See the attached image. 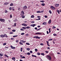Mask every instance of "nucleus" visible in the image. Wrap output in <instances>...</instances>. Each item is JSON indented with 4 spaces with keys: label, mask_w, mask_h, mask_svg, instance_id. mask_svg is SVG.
<instances>
[{
    "label": "nucleus",
    "mask_w": 61,
    "mask_h": 61,
    "mask_svg": "<svg viewBox=\"0 0 61 61\" xmlns=\"http://www.w3.org/2000/svg\"><path fill=\"white\" fill-rule=\"evenodd\" d=\"M9 2H5L4 3V5H8V4H9Z\"/></svg>",
    "instance_id": "11"
},
{
    "label": "nucleus",
    "mask_w": 61,
    "mask_h": 61,
    "mask_svg": "<svg viewBox=\"0 0 61 61\" xmlns=\"http://www.w3.org/2000/svg\"><path fill=\"white\" fill-rule=\"evenodd\" d=\"M26 45H30V44L29 43H26Z\"/></svg>",
    "instance_id": "36"
},
{
    "label": "nucleus",
    "mask_w": 61,
    "mask_h": 61,
    "mask_svg": "<svg viewBox=\"0 0 61 61\" xmlns=\"http://www.w3.org/2000/svg\"><path fill=\"white\" fill-rule=\"evenodd\" d=\"M3 55L1 53H0V56H2Z\"/></svg>",
    "instance_id": "58"
},
{
    "label": "nucleus",
    "mask_w": 61,
    "mask_h": 61,
    "mask_svg": "<svg viewBox=\"0 0 61 61\" xmlns=\"http://www.w3.org/2000/svg\"><path fill=\"white\" fill-rule=\"evenodd\" d=\"M35 34L36 35H41L42 34V33L41 32H36L35 33Z\"/></svg>",
    "instance_id": "6"
},
{
    "label": "nucleus",
    "mask_w": 61,
    "mask_h": 61,
    "mask_svg": "<svg viewBox=\"0 0 61 61\" xmlns=\"http://www.w3.org/2000/svg\"><path fill=\"white\" fill-rule=\"evenodd\" d=\"M47 34H49V32H48V31H47Z\"/></svg>",
    "instance_id": "59"
},
{
    "label": "nucleus",
    "mask_w": 61,
    "mask_h": 61,
    "mask_svg": "<svg viewBox=\"0 0 61 61\" xmlns=\"http://www.w3.org/2000/svg\"><path fill=\"white\" fill-rule=\"evenodd\" d=\"M55 6L56 7H58V6H59V4H56Z\"/></svg>",
    "instance_id": "12"
},
{
    "label": "nucleus",
    "mask_w": 61,
    "mask_h": 61,
    "mask_svg": "<svg viewBox=\"0 0 61 61\" xmlns=\"http://www.w3.org/2000/svg\"><path fill=\"white\" fill-rule=\"evenodd\" d=\"M15 59V57H13L12 58V60H14V59Z\"/></svg>",
    "instance_id": "30"
},
{
    "label": "nucleus",
    "mask_w": 61,
    "mask_h": 61,
    "mask_svg": "<svg viewBox=\"0 0 61 61\" xmlns=\"http://www.w3.org/2000/svg\"><path fill=\"white\" fill-rule=\"evenodd\" d=\"M10 34H13V32H10Z\"/></svg>",
    "instance_id": "34"
},
{
    "label": "nucleus",
    "mask_w": 61,
    "mask_h": 61,
    "mask_svg": "<svg viewBox=\"0 0 61 61\" xmlns=\"http://www.w3.org/2000/svg\"><path fill=\"white\" fill-rule=\"evenodd\" d=\"M56 28V27L55 26H53L52 27V29H55Z\"/></svg>",
    "instance_id": "29"
},
{
    "label": "nucleus",
    "mask_w": 61,
    "mask_h": 61,
    "mask_svg": "<svg viewBox=\"0 0 61 61\" xmlns=\"http://www.w3.org/2000/svg\"><path fill=\"white\" fill-rule=\"evenodd\" d=\"M57 12H58V13L59 14H60L59 11V10H57Z\"/></svg>",
    "instance_id": "37"
},
{
    "label": "nucleus",
    "mask_w": 61,
    "mask_h": 61,
    "mask_svg": "<svg viewBox=\"0 0 61 61\" xmlns=\"http://www.w3.org/2000/svg\"><path fill=\"white\" fill-rule=\"evenodd\" d=\"M29 35L28 34H27L26 35V36H29Z\"/></svg>",
    "instance_id": "64"
},
{
    "label": "nucleus",
    "mask_w": 61,
    "mask_h": 61,
    "mask_svg": "<svg viewBox=\"0 0 61 61\" xmlns=\"http://www.w3.org/2000/svg\"><path fill=\"white\" fill-rule=\"evenodd\" d=\"M22 28L23 29H26V28L25 27H22Z\"/></svg>",
    "instance_id": "32"
},
{
    "label": "nucleus",
    "mask_w": 61,
    "mask_h": 61,
    "mask_svg": "<svg viewBox=\"0 0 61 61\" xmlns=\"http://www.w3.org/2000/svg\"><path fill=\"white\" fill-rule=\"evenodd\" d=\"M10 47L11 48H12L13 49H14L15 48V47L13 46H10Z\"/></svg>",
    "instance_id": "9"
},
{
    "label": "nucleus",
    "mask_w": 61,
    "mask_h": 61,
    "mask_svg": "<svg viewBox=\"0 0 61 61\" xmlns=\"http://www.w3.org/2000/svg\"><path fill=\"white\" fill-rule=\"evenodd\" d=\"M30 53H31V54H32V53H33V51H30Z\"/></svg>",
    "instance_id": "46"
},
{
    "label": "nucleus",
    "mask_w": 61,
    "mask_h": 61,
    "mask_svg": "<svg viewBox=\"0 0 61 61\" xmlns=\"http://www.w3.org/2000/svg\"><path fill=\"white\" fill-rule=\"evenodd\" d=\"M37 13H41V11H37Z\"/></svg>",
    "instance_id": "28"
},
{
    "label": "nucleus",
    "mask_w": 61,
    "mask_h": 61,
    "mask_svg": "<svg viewBox=\"0 0 61 61\" xmlns=\"http://www.w3.org/2000/svg\"><path fill=\"white\" fill-rule=\"evenodd\" d=\"M16 23H14V26H16Z\"/></svg>",
    "instance_id": "48"
},
{
    "label": "nucleus",
    "mask_w": 61,
    "mask_h": 61,
    "mask_svg": "<svg viewBox=\"0 0 61 61\" xmlns=\"http://www.w3.org/2000/svg\"><path fill=\"white\" fill-rule=\"evenodd\" d=\"M21 41V43H25V41H24L23 40H22Z\"/></svg>",
    "instance_id": "17"
},
{
    "label": "nucleus",
    "mask_w": 61,
    "mask_h": 61,
    "mask_svg": "<svg viewBox=\"0 0 61 61\" xmlns=\"http://www.w3.org/2000/svg\"><path fill=\"white\" fill-rule=\"evenodd\" d=\"M0 21L2 22H5V20L2 19H0Z\"/></svg>",
    "instance_id": "3"
},
{
    "label": "nucleus",
    "mask_w": 61,
    "mask_h": 61,
    "mask_svg": "<svg viewBox=\"0 0 61 61\" xmlns=\"http://www.w3.org/2000/svg\"><path fill=\"white\" fill-rule=\"evenodd\" d=\"M40 2L42 3L45 2V1L44 0H41L40 1Z\"/></svg>",
    "instance_id": "24"
},
{
    "label": "nucleus",
    "mask_w": 61,
    "mask_h": 61,
    "mask_svg": "<svg viewBox=\"0 0 61 61\" xmlns=\"http://www.w3.org/2000/svg\"><path fill=\"white\" fill-rule=\"evenodd\" d=\"M47 23L46 22H44L43 23L42 25H46Z\"/></svg>",
    "instance_id": "14"
},
{
    "label": "nucleus",
    "mask_w": 61,
    "mask_h": 61,
    "mask_svg": "<svg viewBox=\"0 0 61 61\" xmlns=\"http://www.w3.org/2000/svg\"><path fill=\"white\" fill-rule=\"evenodd\" d=\"M44 17L45 18H47L48 17L47 16V15H46L45 16H44Z\"/></svg>",
    "instance_id": "45"
},
{
    "label": "nucleus",
    "mask_w": 61,
    "mask_h": 61,
    "mask_svg": "<svg viewBox=\"0 0 61 61\" xmlns=\"http://www.w3.org/2000/svg\"><path fill=\"white\" fill-rule=\"evenodd\" d=\"M10 18H12V15H10Z\"/></svg>",
    "instance_id": "57"
},
{
    "label": "nucleus",
    "mask_w": 61,
    "mask_h": 61,
    "mask_svg": "<svg viewBox=\"0 0 61 61\" xmlns=\"http://www.w3.org/2000/svg\"><path fill=\"white\" fill-rule=\"evenodd\" d=\"M25 34V33H22L21 34V35H24Z\"/></svg>",
    "instance_id": "53"
},
{
    "label": "nucleus",
    "mask_w": 61,
    "mask_h": 61,
    "mask_svg": "<svg viewBox=\"0 0 61 61\" xmlns=\"http://www.w3.org/2000/svg\"><path fill=\"white\" fill-rule=\"evenodd\" d=\"M27 55H30V53L29 52H28L27 53Z\"/></svg>",
    "instance_id": "43"
},
{
    "label": "nucleus",
    "mask_w": 61,
    "mask_h": 61,
    "mask_svg": "<svg viewBox=\"0 0 61 61\" xmlns=\"http://www.w3.org/2000/svg\"><path fill=\"white\" fill-rule=\"evenodd\" d=\"M41 5L42 6H45V4L44 3H43L41 4Z\"/></svg>",
    "instance_id": "26"
},
{
    "label": "nucleus",
    "mask_w": 61,
    "mask_h": 61,
    "mask_svg": "<svg viewBox=\"0 0 61 61\" xmlns=\"http://www.w3.org/2000/svg\"><path fill=\"white\" fill-rule=\"evenodd\" d=\"M46 42L47 43V45H48V46H50V45H49V42H48V41H46Z\"/></svg>",
    "instance_id": "13"
},
{
    "label": "nucleus",
    "mask_w": 61,
    "mask_h": 61,
    "mask_svg": "<svg viewBox=\"0 0 61 61\" xmlns=\"http://www.w3.org/2000/svg\"><path fill=\"white\" fill-rule=\"evenodd\" d=\"M24 15V12L23 11H22L21 12V16H22V17L23 18H25V16Z\"/></svg>",
    "instance_id": "2"
},
{
    "label": "nucleus",
    "mask_w": 61,
    "mask_h": 61,
    "mask_svg": "<svg viewBox=\"0 0 61 61\" xmlns=\"http://www.w3.org/2000/svg\"><path fill=\"white\" fill-rule=\"evenodd\" d=\"M27 6H24V7H23V9L24 10H25L26 9H27Z\"/></svg>",
    "instance_id": "5"
},
{
    "label": "nucleus",
    "mask_w": 61,
    "mask_h": 61,
    "mask_svg": "<svg viewBox=\"0 0 61 61\" xmlns=\"http://www.w3.org/2000/svg\"><path fill=\"white\" fill-rule=\"evenodd\" d=\"M51 23V20H50L48 22V24H50Z\"/></svg>",
    "instance_id": "15"
},
{
    "label": "nucleus",
    "mask_w": 61,
    "mask_h": 61,
    "mask_svg": "<svg viewBox=\"0 0 61 61\" xmlns=\"http://www.w3.org/2000/svg\"><path fill=\"white\" fill-rule=\"evenodd\" d=\"M4 35H5V36L6 37H8V36H7V35H6V34H4Z\"/></svg>",
    "instance_id": "18"
},
{
    "label": "nucleus",
    "mask_w": 61,
    "mask_h": 61,
    "mask_svg": "<svg viewBox=\"0 0 61 61\" xmlns=\"http://www.w3.org/2000/svg\"><path fill=\"white\" fill-rule=\"evenodd\" d=\"M40 45H41V46H43V45H44V44L42 43H41Z\"/></svg>",
    "instance_id": "52"
},
{
    "label": "nucleus",
    "mask_w": 61,
    "mask_h": 61,
    "mask_svg": "<svg viewBox=\"0 0 61 61\" xmlns=\"http://www.w3.org/2000/svg\"><path fill=\"white\" fill-rule=\"evenodd\" d=\"M35 29L36 30H37V27H36L35 28Z\"/></svg>",
    "instance_id": "63"
},
{
    "label": "nucleus",
    "mask_w": 61,
    "mask_h": 61,
    "mask_svg": "<svg viewBox=\"0 0 61 61\" xmlns=\"http://www.w3.org/2000/svg\"><path fill=\"white\" fill-rule=\"evenodd\" d=\"M12 32H15V30H12Z\"/></svg>",
    "instance_id": "44"
},
{
    "label": "nucleus",
    "mask_w": 61,
    "mask_h": 61,
    "mask_svg": "<svg viewBox=\"0 0 61 61\" xmlns=\"http://www.w3.org/2000/svg\"><path fill=\"white\" fill-rule=\"evenodd\" d=\"M49 33H51V28H50L49 29Z\"/></svg>",
    "instance_id": "19"
},
{
    "label": "nucleus",
    "mask_w": 61,
    "mask_h": 61,
    "mask_svg": "<svg viewBox=\"0 0 61 61\" xmlns=\"http://www.w3.org/2000/svg\"><path fill=\"white\" fill-rule=\"evenodd\" d=\"M26 49H27V50H28V51H29V50H30V48H27Z\"/></svg>",
    "instance_id": "31"
},
{
    "label": "nucleus",
    "mask_w": 61,
    "mask_h": 61,
    "mask_svg": "<svg viewBox=\"0 0 61 61\" xmlns=\"http://www.w3.org/2000/svg\"><path fill=\"white\" fill-rule=\"evenodd\" d=\"M49 13H50V14H52V12H51V10H50L49 11Z\"/></svg>",
    "instance_id": "35"
},
{
    "label": "nucleus",
    "mask_w": 61,
    "mask_h": 61,
    "mask_svg": "<svg viewBox=\"0 0 61 61\" xmlns=\"http://www.w3.org/2000/svg\"><path fill=\"white\" fill-rule=\"evenodd\" d=\"M37 54L38 55H40V53H37Z\"/></svg>",
    "instance_id": "54"
},
{
    "label": "nucleus",
    "mask_w": 61,
    "mask_h": 61,
    "mask_svg": "<svg viewBox=\"0 0 61 61\" xmlns=\"http://www.w3.org/2000/svg\"><path fill=\"white\" fill-rule=\"evenodd\" d=\"M31 18H34V15H32L31 16Z\"/></svg>",
    "instance_id": "23"
},
{
    "label": "nucleus",
    "mask_w": 61,
    "mask_h": 61,
    "mask_svg": "<svg viewBox=\"0 0 61 61\" xmlns=\"http://www.w3.org/2000/svg\"><path fill=\"white\" fill-rule=\"evenodd\" d=\"M5 12L6 13H7V11L6 10H5Z\"/></svg>",
    "instance_id": "55"
},
{
    "label": "nucleus",
    "mask_w": 61,
    "mask_h": 61,
    "mask_svg": "<svg viewBox=\"0 0 61 61\" xmlns=\"http://www.w3.org/2000/svg\"><path fill=\"white\" fill-rule=\"evenodd\" d=\"M20 30H21V31H24V30L23 29L21 28L20 29Z\"/></svg>",
    "instance_id": "41"
},
{
    "label": "nucleus",
    "mask_w": 61,
    "mask_h": 61,
    "mask_svg": "<svg viewBox=\"0 0 61 61\" xmlns=\"http://www.w3.org/2000/svg\"><path fill=\"white\" fill-rule=\"evenodd\" d=\"M53 35L54 36H57V35L55 34H53Z\"/></svg>",
    "instance_id": "33"
},
{
    "label": "nucleus",
    "mask_w": 61,
    "mask_h": 61,
    "mask_svg": "<svg viewBox=\"0 0 61 61\" xmlns=\"http://www.w3.org/2000/svg\"><path fill=\"white\" fill-rule=\"evenodd\" d=\"M36 25L35 24H33V27H34L35 26H36Z\"/></svg>",
    "instance_id": "38"
},
{
    "label": "nucleus",
    "mask_w": 61,
    "mask_h": 61,
    "mask_svg": "<svg viewBox=\"0 0 61 61\" xmlns=\"http://www.w3.org/2000/svg\"><path fill=\"white\" fill-rule=\"evenodd\" d=\"M0 36V37H1L3 38V37H5V35H4H4H1Z\"/></svg>",
    "instance_id": "8"
},
{
    "label": "nucleus",
    "mask_w": 61,
    "mask_h": 61,
    "mask_svg": "<svg viewBox=\"0 0 61 61\" xmlns=\"http://www.w3.org/2000/svg\"><path fill=\"white\" fill-rule=\"evenodd\" d=\"M51 9H52V10H54V9H55V7H54V6H51Z\"/></svg>",
    "instance_id": "7"
},
{
    "label": "nucleus",
    "mask_w": 61,
    "mask_h": 61,
    "mask_svg": "<svg viewBox=\"0 0 61 61\" xmlns=\"http://www.w3.org/2000/svg\"><path fill=\"white\" fill-rule=\"evenodd\" d=\"M21 41H20V42H19V44L20 45H23V44L22 43H21Z\"/></svg>",
    "instance_id": "16"
},
{
    "label": "nucleus",
    "mask_w": 61,
    "mask_h": 61,
    "mask_svg": "<svg viewBox=\"0 0 61 61\" xmlns=\"http://www.w3.org/2000/svg\"><path fill=\"white\" fill-rule=\"evenodd\" d=\"M45 52L46 53H48V51H46Z\"/></svg>",
    "instance_id": "61"
},
{
    "label": "nucleus",
    "mask_w": 61,
    "mask_h": 61,
    "mask_svg": "<svg viewBox=\"0 0 61 61\" xmlns=\"http://www.w3.org/2000/svg\"><path fill=\"white\" fill-rule=\"evenodd\" d=\"M26 29H28V28H30V27H26Z\"/></svg>",
    "instance_id": "27"
},
{
    "label": "nucleus",
    "mask_w": 61,
    "mask_h": 61,
    "mask_svg": "<svg viewBox=\"0 0 61 61\" xmlns=\"http://www.w3.org/2000/svg\"><path fill=\"white\" fill-rule=\"evenodd\" d=\"M17 36H18L17 35L13 36V37H17Z\"/></svg>",
    "instance_id": "47"
},
{
    "label": "nucleus",
    "mask_w": 61,
    "mask_h": 61,
    "mask_svg": "<svg viewBox=\"0 0 61 61\" xmlns=\"http://www.w3.org/2000/svg\"><path fill=\"white\" fill-rule=\"evenodd\" d=\"M47 49H49L50 50V48L49 47H48L47 48Z\"/></svg>",
    "instance_id": "62"
},
{
    "label": "nucleus",
    "mask_w": 61,
    "mask_h": 61,
    "mask_svg": "<svg viewBox=\"0 0 61 61\" xmlns=\"http://www.w3.org/2000/svg\"><path fill=\"white\" fill-rule=\"evenodd\" d=\"M5 56H6V57H7L8 58V57H9V56H7V55H6L5 54Z\"/></svg>",
    "instance_id": "22"
},
{
    "label": "nucleus",
    "mask_w": 61,
    "mask_h": 61,
    "mask_svg": "<svg viewBox=\"0 0 61 61\" xmlns=\"http://www.w3.org/2000/svg\"><path fill=\"white\" fill-rule=\"evenodd\" d=\"M46 57L50 61H51L52 60L51 56L50 55H47L46 56Z\"/></svg>",
    "instance_id": "1"
},
{
    "label": "nucleus",
    "mask_w": 61,
    "mask_h": 61,
    "mask_svg": "<svg viewBox=\"0 0 61 61\" xmlns=\"http://www.w3.org/2000/svg\"><path fill=\"white\" fill-rule=\"evenodd\" d=\"M23 50V48H21L20 49V51L21 52H22V50Z\"/></svg>",
    "instance_id": "42"
},
{
    "label": "nucleus",
    "mask_w": 61,
    "mask_h": 61,
    "mask_svg": "<svg viewBox=\"0 0 61 61\" xmlns=\"http://www.w3.org/2000/svg\"><path fill=\"white\" fill-rule=\"evenodd\" d=\"M16 43H18V40L16 41Z\"/></svg>",
    "instance_id": "60"
},
{
    "label": "nucleus",
    "mask_w": 61,
    "mask_h": 61,
    "mask_svg": "<svg viewBox=\"0 0 61 61\" xmlns=\"http://www.w3.org/2000/svg\"><path fill=\"white\" fill-rule=\"evenodd\" d=\"M6 45V43H4L3 44V46H5V45Z\"/></svg>",
    "instance_id": "40"
},
{
    "label": "nucleus",
    "mask_w": 61,
    "mask_h": 61,
    "mask_svg": "<svg viewBox=\"0 0 61 61\" xmlns=\"http://www.w3.org/2000/svg\"><path fill=\"white\" fill-rule=\"evenodd\" d=\"M32 57H36V56L35 55H32Z\"/></svg>",
    "instance_id": "20"
},
{
    "label": "nucleus",
    "mask_w": 61,
    "mask_h": 61,
    "mask_svg": "<svg viewBox=\"0 0 61 61\" xmlns=\"http://www.w3.org/2000/svg\"><path fill=\"white\" fill-rule=\"evenodd\" d=\"M10 6H13L14 5H13V3H11L10 4Z\"/></svg>",
    "instance_id": "21"
},
{
    "label": "nucleus",
    "mask_w": 61,
    "mask_h": 61,
    "mask_svg": "<svg viewBox=\"0 0 61 61\" xmlns=\"http://www.w3.org/2000/svg\"><path fill=\"white\" fill-rule=\"evenodd\" d=\"M22 25H23L24 26H27V25L25 23L22 24Z\"/></svg>",
    "instance_id": "10"
},
{
    "label": "nucleus",
    "mask_w": 61,
    "mask_h": 61,
    "mask_svg": "<svg viewBox=\"0 0 61 61\" xmlns=\"http://www.w3.org/2000/svg\"><path fill=\"white\" fill-rule=\"evenodd\" d=\"M9 10H12V8L10 7L9 8Z\"/></svg>",
    "instance_id": "50"
},
{
    "label": "nucleus",
    "mask_w": 61,
    "mask_h": 61,
    "mask_svg": "<svg viewBox=\"0 0 61 61\" xmlns=\"http://www.w3.org/2000/svg\"><path fill=\"white\" fill-rule=\"evenodd\" d=\"M33 38H36L37 39H40V37L38 36H37L33 37Z\"/></svg>",
    "instance_id": "4"
},
{
    "label": "nucleus",
    "mask_w": 61,
    "mask_h": 61,
    "mask_svg": "<svg viewBox=\"0 0 61 61\" xmlns=\"http://www.w3.org/2000/svg\"><path fill=\"white\" fill-rule=\"evenodd\" d=\"M53 40V39H50L49 40V41H52V40Z\"/></svg>",
    "instance_id": "51"
},
{
    "label": "nucleus",
    "mask_w": 61,
    "mask_h": 61,
    "mask_svg": "<svg viewBox=\"0 0 61 61\" xmlns=\"http://www.w3.org/2000/svg\"><path fill=\"white\" fill-rule=\"evenodd\" d=\"M31 23H35V22H34V21H31Z\"/></svg>",
    "instance_id": "49"
},
{
    "label": "nucleus",
    "mask_w": 61,
    "mask_h": 61,
    "mask_svg": "<svg viewBox=\"0 0 61 61\" xmlns=\"http://www.w3.org/2000/svg\"><path fill=\"white\" fill-rule=\"evenodd\" d=\"M41 29V28H39V29H38L37 30V31H39V30H40Z\"/></svg>",
    "instance_id": "56"
},
{
    "label": "nucleus",
    "mask_w": 61,
    "mask_h": 61,
    "mask_svg": "<svg viewBox=\"0 0 61 61\" xmlns=\"http://www.w3.org/2000/svg\"><path fill=\"white\" fill-rule=\"evenodd\" d=\"M41 55H42V56H44L45 55L44 53H41Z\"/></svg>",
    "instance_id": "25"
},
{
    "label": "nucleus",
    "mask_w": 61,
    "mask_h": 61,
    "mask_svg": "<svg viewBox=\"0 0 61 61\" xmlns=\"http://www.w3.org/2000/svg\"><path fill=\"white\" fill-rule=\"evenodd\" d=\"M37 49H35V51H36V52H37Z\"/></svg>",
    "instance_id": "39"
}]
</instances>
